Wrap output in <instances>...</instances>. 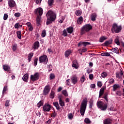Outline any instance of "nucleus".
Returning <instances> with one entry per match:
<instances>
[{
	"mask_svg": "<svg viewBox=\"0 0 124 124\" xmlns=\"http://www.w3.org/2000/svg\"><path fill=\"white\" fill-rule=\"evenodd\" d=\"M46 17H47L46 25L48 26V25H50V24H52V22L56 20V14L52 11H48L46 14Z\"/></svg>",
	"mask_w": 124,
	"mask_h": 124,
	"instance_id": "1",
	"label": "nucleus"
},
{
	"mask_svg": "<svg viewBox=\"0 0 124 124\" xmlns=\"http://www.w3.org/2000/svg\"><path fill=\"white\" fill-rule=\"evenodd\" d=\"M87 99H84L81 102L80 111L81 116L85 115V112H86V109L87 108Z\"/></svg>",
	"mask_w": 124,
	"mask_h": 124,
	"instance_id": "2",
	"label": "nucleus"
},
{
	"mask_svg": "<svg viewBox=\"0 0 124 124\" xmlns=\"http://www.w3.org/2000/svg\"><path fill=\"white\" fill-rule=\"evenodd\" d=\"M111 31L112 33H119V32H121V31H122V26H118L117 23H114L111 26Z\"/></svg>",
	"mask_w": 124,
	"mask_h": 124,
	"instance_id": "3",
	"label": "nucleus"
},
{
	"mask_svg": "<svg viewBox=\"0 0 124 124\" xmlns=\"http://www.w3.org/2000/svg\"><path fill=\"white\" fill-rule=\"evenodd\" d=\"M93 29V26L90 24H86L84 25L83 27L81 28L80 34L81 35H83V34H85L86 32H88L90 31L91 30Z\"/></svg>",
	"mask_w": 124,
	"mask_h": 124,
	"instance_id": "4",
	"label": "nucleus"
},
{
	"mask_svg": "<svg viewBox=\"0 0 124 124\" xmlns=\"http://www.w3.org/2000/svg\"><path fill=\"white\" fill-rule=\"evenodd\" d=\"M97 106L99 109H100L102 111L106 110L107 107H108L107 104H105L104 102L100 101L97 102Z\"/></svg>",
	"mask_w": 124,
	"mask_h": 124,
	"instance_id": "5",
	"label": "nucleus"
},
{
	"mask_svg": "<svg viewBox=\"0 0 124 124\" xmlns=\"http://www.w3.org/2000/svg\"><path fill=\"white\" fill-rule=\"evenodd\" d=\"M39 61L40 63L44 62V64H47L48 63V57L46 55L41 56L39 58Z\"/></svg>",
	"mask_w": 124,
	"mask_h": 124,
	"instance_id": "6",
	"label": "nucleus"
},
{
	"mask_svg": "<svg viewBox=\"0 0 124 124\" xmlns=\"http://www.w3.org/2000/svg\"><path fill=\"white\" fill-rule=\"evenodd\" d=\"M30 79L31 81L33 82H35L39 79V73L36 72L33 75H31L30 77Z\"/></svg>",
	"mask_w": 124,
	"mask_h": 124,
	"instance_id": "7",
	"label": "nucleus"
},
{
	"mask_svg": "<svg viewBox=\"0 0 124 124\" xmlns=\"http://www.w3.org/2000/svg\"><path fill=\"white\" fill-rule=\"evenodd\" d=\"M50 90H51L50 88V85H48L46 86L43 90V95H47V94H48V93H49L50 92Z\"/></svg>",
	"mask_w": 124,
	"mask_h": 124,
	"instance_id": "8",
	"label": "nucleus"
},
{
	"mask_svg": "<svg viewBox=\"0 0 124 124\" xmlns=\"http://www.w3.org/2000/svg\"><path fill=\"white\" fill-rule=\"evenodd\" d=\"M43 109L44 112H49L51 110V105L49 104H46L44 105Z\"/></svg>",
	"mask_w": 124,
	"mask_h": 124,
	"instance_id": "9",
	"label": "nucleus"
},
{
	"mask_svg": "<svg viewBox=\"0 0 124 124\" xmlns=\"http://www.w3.org/2000/svg\"><path fill=\"white\" fill-rule=\"evenodd\" d=\"M35 14H37V15H39L41 16L42 14H43V9L42 8H38L37 9L35 10Z\"/></svg>",
	"mask_w": 124,
	"mask_h": 124,
	"instance_id": "10",
	"label": "nucleus"
},
{
	"mask_svg": "<svg viewBox=\"0 0 124 124\" xmlns=\"http://www.w3.org/2000/svg\"><path fill=\"white\" fill-rule=\"evenodd\" d=\"M39 42L36 41L33 44V46H32V48L33 49V50H36V49H38V48H39Z\"/></svg>",
	"mask_w": 124,
	"mask_h": 124,
	"instance_id": "11",
	"label": "nucleus"
},
{
	"mask_svg": "<svg viewBox=\"0 0 124 124\" xmlns=\"http://www.w3.org/2000/svg\"><path fill=\"white\" fill-rule=\"evenodd\" d=\"M8 4L10 7H14L15 5H16V3H15V1L13 0H8Z\"/></svg>",
	"mask_w": 124,
	"mask_h": 124,
	"instance_id": "12",
	"label": "nucleus"
},
{
	"mask_svg": "<svg viewBox=\"0 0 124 124\" xmlns=\"http://www.w3.org/2000/svg\"><path fill=\"white\" fill-rule=\"evenodd\" d=\"M71 80H72V83H73V84H74V85H75V84H76V83H77V82H78V79H77V77L76 75L73 76L71 78Z\"/></svg>",
	"mask_w": 124,
	"mask_h": 124,
	"instance_id": "13",
	"label": "nucleus"
},
{
	"mask_svg": "<svg viewBox=\"0 0 124 124\" xmlns=\"http://www.w3.org/2000/svg\"><path fill=\"white\" fill-rule=\"evenodd\" d=\"M104 124H112V119L110 118L105 119L103 121Z\"/></svg>",
	"mask_w": 124,
	"mask_h": 124,
	"instance_id": "14",
	"label": "nucleus"
},
{
	"mask_svg": "<svg viewBox=\"0 0 124 124\" xmlns=\"http://www.w3.org/2000/svg\"><path fill=\"white\" fill-rule=\"evenodd\" d=\"M72 67H74L76 69L78 68V62H77V60H74L73 61V64L72 65Z\"/></svg>",
	"mask_w": 124,
	"mask_h": 124,
	"instance_id": "15",
	"label": "nucleus"
},
{
	"mask_svg": "<svg viewBox=\"0 0 124 124\" xmlns=\"http://www.w3.org/2000/svg\"><path fill=\"white\" fill-rule=\"evenodd\" d=\"M71 53H72V51H71V50H70V49L67 50L65 52V58H68V57H69V56H70V54H71Z\"/></svg>",
	"mask_w": 124,
	"mask_h": 124,
	"instance_id": "16",
	"label": "nucleus"
},
{
	"mask_svg": "<svg viewBox=\"0 0 124 124\" xmlns=\"http://www.w3.org/2000/svg\"><path fill=\"white\" fill-rule=\"evenodd\" d=\"M59 104L62 107L64 106V102L62 99V95L59 96Z\"/></svg>",
	"mask_w": 124,
	"mask_h": 124,
	"instance_id": "17",
	"label": "nucleus"
},
{
	"mask_svg": "<svg viewBox=\"0 0 124 124\" xmlns=\"http://www.w3.org/2000/svg\"><path fill=\"white\" fill-rule=\"evenodd\" d=\"M3 68L5 71L9 72L10 70V67L6 64L3 65Z\"/></svg>",
	"mask_w": 124,
	"mask_h": 124,
	"instance_id": "18",
	"label": "nucleus"
},
{
	"mask_svg": "<svg viewBox=\"0 0 124 124\" xmlns=\"http://www.w3.org/2000/svg\"><path fill=\"white\" fill-rule=\"evenodd\" d=\"M40 22H41V16H38L36 18V24L37 26L40 25Z\"/></svg>",
	"mask_w": 124,
	"mask_h": 124,
	"instance_id": "19",
	"label": "nucleus"
},
{
	"mask_svg": "<svg viewBox=\"0 0 124 124\" xmlns=\"http://www.w3.org/2000/svg\"><path fill=\"white\" fill-rule=\"evenodd\" d=\"M28 79H29V74H25L22 77V80H23L24 82H27Z\"/></svg>",
	"mask_w": 124,
	"mask_h": 124,
	"instance_id": "20",
	"label": "nucleus"
},
{
	"mask_svg": "<svg viewBox=\"0 0 124 124\" xmlns=\"http://www.w3.org/2000/svg\"><path fill=\"white\" fill-rule=\"evenodd\" d=\"M112 42H113V40L112 39L109 40L108 41H106L104 44L105 46H108V45H110V44H112Z\"/></svg>",
	"mask_w": 124,
	"mask_h": 124,
	"instance_id": "21",
	"label": "nucleus"
},
{
	"mask_svg": "<svg viewBox=\"0 0 124 124\" xmlns=\"http://www.w3.org/2000/svg\"><path fill=\"white\" fill-rule=\"evenodd\" d=\"M106 39H107V37H106V36H102L100 37L99 42L101 43L104 42V40H106Z\"/></svg>",
	"mask_w": 124,
	"mask_h": 124,
	"instance_id": "22",
	"label": "nucleus"
},
{
	"mask_svg": "<svg viewBox=\"0 0 124 124\" xmlns=\"http://www.w3.org/2000/svg\"><path fill=\"white\" fill-rule=\"evenodd\" d=\"M55 96H56V93H55V92L53 91H51L50 93V94L49 95L50 98H51V99H53Z\"/></svg>",
	"mask_w": 124,
	"mask_h": 124,
	"instance_id": "23",
	"label": "nucleus"
},
{
	"mask_svg": "<svg viewBox=\"0 0 124 124\" xmlns=\"http://www.w3.org/2000/svg\"><path fill=\"white\" fill-rule=\"evenodd\" d=\"M32 57H33V53L32 52H31L30 53H29L28 54V59L29 61V62H30L31 60V58H32Z\"/></svg>",
	"mask_w": 124,
	"mask_h": 124,
	"instance_id": "24",
	"label": "nucleus"
},
{
	"mask_svg": "<svg viewBox=\"0 0 124 124\" xmlns=\"http://www.w3.org/2000/svg\"><path fill=\"white\" fill-rule=\"evenodd\" d=\"M53 104L54 106H55V107H56V108L57 110H60V109H61L60 108V105H59V102H53Z\"/></svg>",
	"mask_w": 124,
	"mask_h": 124,
	"instance_id": "25",
	"label": "nucleus"
},
{
	"mask_svg": "<svg viewBox=\"0 0 124 124\" xmlns=\"http://www.w3.org/2000/svg\"><path fill=\"white\" fill-rule=\"evenodd\" d=\"M66 31L68 33H72V32H73V27H69L66 29Z\"/></svg>",
	"mask_w": 124,
	"mask_h": 124,
	"instance_id": "26",
	"label": "nucleus"
},
{
	"mask_svg": "<svg viewBox=\"0 0 124 124\" xmlns=\"http://www.w3.org/2000/svg\"><path fill=\"white\" fill-rule=\"evenodd\" d=\"M104 90L105 89L103 87L101 88L99 92V97H100V96L103 95V94L104 93Z\"/></svg>",
	"mask_w": 124,
	"mask_h": 124,
	"instance_id": "27",
	"label": "nucleus"
},
{
	"mask_svg": "<svg viewBox=\"0 0 124 124\" xmlns=\"http://www.w3.org/2000/svg\"><path fill=\"white\" fill-rule=\"evenodd\" d=\"M96 14L93 13L91 16L92 21H95V18H96Z\"/></svg>",
	"mask_w": 124,
	"mask_h": 124,
	"instance_id": "28",
	"label": "nucleus"
},
{
	"mask_svg": "<svg viewBox=\"0 0 124 124\" xmlns=\"http://www.w3.org/2000/svg\"><path fill=\"white\" fill-rule=\"evenodd\" d=\"M101 56H102V57H110L111 55H110L109 52H104L101 54Z\"/></svg>",
	"mask_w": 124,
	"mask_h": 124,
	"instance_id": "29",
	"label": "nucleus"
},
{
	"mask_svg": "<svg viewBox=\"0 0 124 124\" xmlns=\"http://www.w3.org/2000/svg\"><path fill=\"white\" fill-rule=\"evenodd\" d=\"M82 22H83V17L80 16L78 19L77 23L79 25H81L82 24Z\"/></svg>",
	"mask_w": 124,
	"mask_h": 124,
	"instance_id": "30",
	"label": "nucleus"
},
{
	"mask_svg": "<svg viewBox=\"0 0 124 124\" xmlns=\"http://www.w3.org/2000/svg\"><path fill=\"white\" fill-rule=\"evenodd\" d=\"M112 52L115 53L116 54H119V49L118 47L113 48L112 49Z\"/></svg>",
	"mask_w": 124,
	"mask_h": 124,
	"instance_id": "31",
	"label": "nucleus"
},
{
	"mask_svg": "<svg viewBox=\"0 0 124 124\" xmlns=\"http://www.w3.org/2000/svg\"><path fill=\"white\" fill-rule=\"evenodd\" d=\"M119 88H120V85H119V84H114L113 86V92H115L117 89H119Z\"/></svg>",
	"mask_w": 124,
	"mask_h": 124,
	"instance_id": "32",
	"label": "nucleus"
},
{
	"mask_svg": "<svg viewBox=\"0 0 124 124\" xmlns=\"http://www.w3.org/2000/svg\"><path fill=\"white\" fill-rule=\"evenodd\" d=\"M16 34H17V36L18 37V38L19 39H21V37H22V35L21 34V31H16Z\"/></svg>",
	"mask_w": 124,
	"mask_h": 124,
	"instance_id": "33",
	"label": "nucleus"
},
{
	"mask_svg": "<svg viewBox=\"0 0 124 124\" xmlns=\"http://www.w3.org/2000/svg\"><path fill=\"white\" fill-rule=\"evenodd\" d=\"M76 15L77 16H80V15H82V11L80 10H77L75 12Z\"/></svg>",
	"mask_w": 124,
	"mask_h": 124,
	"instance_id": "34",
	"label": "nucleus"
},
{
	"mask_svg": "<svg viewBox=\"0 0 124 124\" xmlns=\"http://www.w3.org/2000/svg\"><path fill=\"white\" fill-rule=\"evenodd\" d=\"M84 122L85 124H92V121H91V120L89 118H85L84 119Z\"/></svg>",
	"mask_w": 124,
	"mask_h": 124,
	"instance_id": "35",
	"label": "nucleus"
},
{
	"mask_svg": "<svg viewBox=\"0 0 124 124\" xmlns=\"http://www.w3.org/2000/svg\"><path fill=\"white\" fill-rule=\"evenodd\" d=\"M114 42L117 45H120V40H119V38L117 37L114 40Z\"/></svg>",
	"mask_w": 124,
	"mask_h": 124,
	"instance_id": "36",
	"label": "nucleus"
},
{
	"mask_svg": "<svg viewBox=\"0 0 124 124\" xmlns=\"http://www.w3.org/2000/svg\"><path fill=\"white\" fill-rule=\"evenodd\" d=\"M54 0H48V4L49 6H52V4L54 3Z\"/></svg>",
	"mask_w": 124,
	"mask_h": 124,
	"instance_id": "37",
	"label": "nucleus"
},
{
	"mask_svg": "<svg viewBox=\"0 0 124 124\" xmlns=\"http://www.w3.org/2000/svg\"><path fill=\"white\" fill-rule=\"evenodd\" d=\"M107 77V73L106 72H103L101 75V77L102 78H105V77Z\"/></svg>",
	"mask_w": 124,
	"mask_h": 124,
	"instance_id": "38",
	"label": "nucleus"
},
{
	"mask_svg": "<svg viewBox=\"0 0 124 124\" xmlns=\"http://www.w3.org/2000/svg\"><path fill=\"white\" fill-rule=\"evenodd\" d=\"M43 105V102H42V101H40L37 104V107H38V108H40V107H41V106H42Z\"/></svg>",
	"mask_w": 124,
	"mask_h": 124,
	"instance_id": "39",
	"label": "nucleus"
},
{
	"mask_svg": "<svg viewBox=\"0 0 124 124\" xmlns=\"http://www.w3.org/2000/svg\"><path fill=\"white\" fill-rule=\"evenodd\" d=\"M62 93L65 96H68V94L67 93V91H66V90H63Z\"/></svg>",
	"mask_w": 124,
	"mask_h": 124,
	"instance_id": "40",
	"label": "nucleus"
},
{
	"mask_svg": "<svg viewBox=\"0 0 124 124\" xmlns=\"http://www.w3.org/2000/svg\"><path fill=\"white\" fill-rule=\"evenodd\" d=\"M68 118L69 119V120H72L73 119V115L72 113H69L68 115Z\"/></svg>",
	"mask_w": 124,
	"mask_h": 124,
	"instance_id": "41",
	"label": "nucleus"
},
{
	"mask_svg": "<svg viewBox=\"0 0 124 124\" xmlns=\"http://www.w3.org/2000/svg\"><path fill=\"white\" fill-rule=\"evenodd\" d=\"M41 35L43 37H45V36H46V31L43 30L42 32Z\"/></svg>",
	"mask_w": 124,
	"mask_h": 124,
	"instance_id": "42",
	"label": "nucleus"
},
{
	"mask_svg": "<svg viewBox=\"0 0 124 124\" xmlns=\"http://www.w3.org/2000/svg\"><path fill=\"white\" fill-rule=\"evenodd\" d=\"M82 44L84 45V46H86L87 45H91V43L88 42H83Z\"/></svg>",
	"mask_w": 124,
	"mask_h": 124,
	"instance_id": "43",
	"label": "nucleus"
},
{
	"mask_svg": "<svg viewBox=\"0 0 124 124\" xmlns=\"http://www.w3.org/2000/svg\"><path fill=\"white\" fill-rule=\"evenodd\" d=\"M38 61V58H35V59L34 60V64L35 66H36V65H37Z\"/></svg>",
	"mask_w": 124,
	"mask_h": 124,
	"instance_id": "44",
	"label": "nucleus"
},
{
	"mask_svg": "<svg viewBox=\"0 0 124 124\" xmlns=\"http://www.w3.org/2000/svg\"><path fill=\"white\" fill-rule=\"evenodd\" d=\"M55 78V75L54 74H50L49 76L50 80H53Z\"/></svg>",
	"mask_w": 124,
	"mask_h": 124,
	"instance_id": "45",
	"label": "nucleus"
},
{
	"mask_svg": "<svg viewBox=\"0 0 124 124\" xmlns=\"http://www.w3.org/2000/svg\"><path fill=\"white\" fill-rule=\"evenodd\" d=\"M97 84L98 88H101L102 87V82L101 81H98Z\"/></svg>",
	"mask_w": 124,
	"mask_h": 124,
	"instance_id": "46",
	"label": "nucleus"
},
{
	"mask_svg": "<svg viewBox=\"0 0 124 124\" xmlns=\"http://www.w3.org/2000/svg\"><path fill=\"white\" fill-rule=\"evenodd\" d=\"M62 35H63V36H67V32H66L65 29L63 31Z\"/></svg>",
	"mask_w": 124,
	"mask_h": 124,
	"instance_id": "47",
	"label": "nucleus"
},
{
	"mask_svg": "<svg viewBox=\"0 0 124 124\" xmlns=\"http://www.w3.org/2000/svg\"><path fill=\"white\" fill-rule=\"evenodd\" d=\"M13 51H14V52H15V51H16V50H17V45L16 44V45H14L13 46Z\"/></svg>",
	"mask_w": 124,
	"mask_h": 124,
	"instance_id": "48",
	"label": "nucleus"
},
{
	"mask_svg": "<svg viewBox=\"0 0 124 124\" xmlns=\"http://www.w3.org/2000/svg\"><path fill=\"white\" fill-rule=\"evenodd\" d=\"M9 102H10V100L6 101V102L5 103V106H6V107H8V106H9Z\"/></svg>",
	"mask_w": 124,
	"mask_h": 124,
	"instance_id": "49",
	"label": "nucleus"
},
{
	"mask_svg": "<svg viewBox=\"0 0 124 124\" xmlns=\"http://www.w3.org/2000/svg\"><path fill=\"white\" fill-rule=\"evenodd\" d=\"M85 81V76H83L80 78L81 83H84Z\"/></svg>",
	"mask_w": 124,
	"mask_h": 124,
	"instance_id": "50",
	"label": "nucleus"
},
{
	"mask_svg": "<svg viewBox=\"0 0 124 124\" xmlns=\"http://www.w3.org/2000/svg\"><path fill=\"white\" fill-rule=\"evenodd\" d=\"M8 18V15L6 14H4V16H3V20H7V18Z\"/></svg>",
	"mask_w": 124,
	"mask_h": 124,
	"instance_id": "51",
	"label": "nucleus"
},
{
	"mask_svg": "<svg viewBox=\"0 0 124 124\" xmlns=\"http://www.w3.org/2000/svg\"><path fill=\"white\" fill-rule=\"evenodd\" d=\"M6 91H7V86H5L4 87L3 91H2L3 94V93H4L5 92H6Z\"/></svg>",
	"mask_w": 124,
	"mask_h": 124,
	"instance_id": "52",
	"label": "nucleus"
},
{
	"mask_svg": "<svg viewBox=\"0 0 124 124\" xmlns=\"http://www.w3.org/2000/svg\"><path fill=\"white\" fill-rule=\"evenodd\" d=\"M114 82H115L114 78H111L109 80V84H113L114 83Z\"/></svg>",
	"mask_w": 124,
	"mask_h": 124,
	"instance_id": "53",
	"label": "nucleus"
},
{
	"mask_svg": "<svg viewBox=\"0 0 124 124\" xmlns=\"http://www.w3.org/2000/svg\"><path fill=\"white\" fill-rule=\"evenodd\" d=\"M15 17H20V16H21V14L19 13H16L15 14Z\"/></svg>",
	"mask_w": 124,
	"mask_h": 124,
	"instance_id": "54",
	"label": "nucleus"
},
{
	"mask_svg": "<svg viewBox=\"0 0 124 124\" xmlns=\"http://www.w3.org/2000/svg\"><path fill=\"white\" fill-rule=\"evenodd\" d=\"M117 95H119V96H121L122 95V93L121 91H117L116 93Z\"/></svg>",
	"mask_w": 124,
	"mask_h": 124,
	"instance_id": "55",
	"label": "nucleus"
},
{
	"mask_svg": "<svg viewBox=\"0 0 124 124\" xmlns=\"http://www.w3.org/2000/svg\"><path fill=\"white\" fill-rule=\"evenodd\" d=\"M116 78H122V77H121V75L119 73H116Z\"/></svg>",
	"mask_w": 124,
	"mask_h": 124,
	"instance_id": "56",
	"label": "nucleus"
},
{
	"mask_svg": "<svg viewBox=\"0 0 124 124\" xmlns=\"http://www.w3.org/2000/svg\"><path fill=\"white\" fill-rule=\"evenodd\" d=\"M89 77V79L90 80H93V75L90 74Z\"/></svg>",
	"mask_w": 124,
	"mask_h": 124,
	"instance_id": "57",
	"label": "nucleus"
},
{
	"mask_svg": "<svg viewBox=\"0 0 124 124\" xmlns=\"http://www.w3.org/2000/svg\"><path fill=\"white\" fill-rule=\"evenodd\" d=\"M15 29H19V23H16L15 25Z\"/></svg>",
	"mask_w": 124,
	"mask_h": 124,
	"instance_id": "58",
	"label": "nucleus"
},
{
	"mask_svg": "<svg viewBox=\"0 0 124 124\" xmlns=\"http://www.w3.org/2000/svg\"><path fill=\"white\" fill-rule=\"evenodd\" d=\"M28 29L30 31H32V30H33V28L32 27V26H31H31H29L28 27Z\"/></svg>",
	"mask_w": 124,
	"mask_h": 124,
	"instance_id": "59",
	"label": "nucleus"
},
{
	"mask_svg": "<svg viewBox=\"0 0 124 124\" xmlns=\"http://www.w3.org/2000/svg\"><path fill=\"white\" fill-rule=\"evenodd\" d=\"M42 0H36L35 2L36 4H39V3H41Z\"/></svg>",
	"mask_w": 124,
	"mask_h": 124,
	"instance_id": "60",
	"label": "nucleus"
},
{
	"mask_svg": "<svg viewBox=\"0 0 124 124\" xmlns=\"http://www.w3.org/2000/svg\"><path fill=\"white\" fill-rule=\"evenodd\" d=\"M91 88H92L93 89L95 88V85L94 84H92L90 86Z\"/></svg>",
	"mask_w": 124,
	"mask_h": 124,
	"instance_id": "61",
	"label": "nucleus"
},
{
	"mask_svg": "<svg viewBox=\"0 0 124 124\" xmlns=\"http://www.w3.org/2000/svg\"><path fill=\"white\" fill-rule=\"evenodd\" d=\"M69 83H70V79H68L66 81V85H69Z\"/></svg>",
	"mask_w": 124,
	"mask_h": 124,
	"instance_id": "62",
	"label": "nucleus"
},
{
	"mask_svg": "<svg viewBox=\"0 0 124 124\" xmlns=\"http://www.w3.org/2000/svg\"><path fill=\"white\" fill-rule=\"evenodd\" d=\"M26 25L27 26V27H31V22H27L26 23Z\"/></svg>",
	"mask_w": 124,
	"mask_h": 124,
	"instance_id": "63",
	"label": "nucleus"
},
{
	"mask_svg": "<svg viewBox=\"0 0 124 124\" xmlns=\"http://www.w3.org/2000/svg\"><path fill=\"white\" fill-rule=\"evenodd\" d=\"M56 116H57V113L54 112L52 114V117L53 118H55V117H56Z\"/></svg>",
	"mask_w": 124,
	"mask_h": 124,
	"instance_id": "64",
	"label": "nucleus"
}]
</instances>
